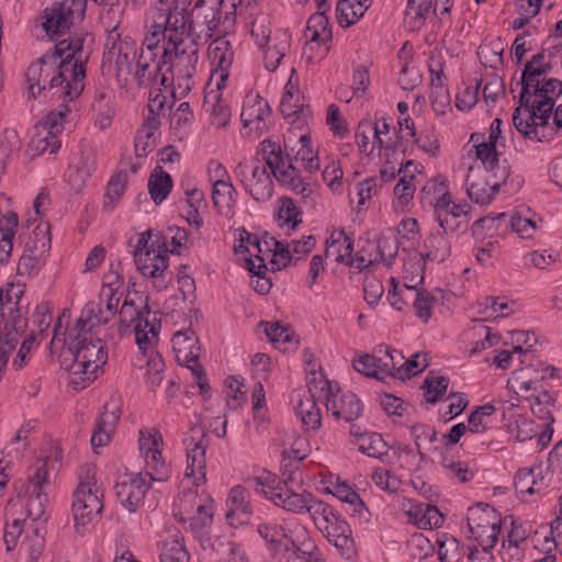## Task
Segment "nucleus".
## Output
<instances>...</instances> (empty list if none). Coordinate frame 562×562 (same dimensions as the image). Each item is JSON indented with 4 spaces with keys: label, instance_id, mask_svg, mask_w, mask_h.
<instances>
[{
    "label": "nucleus",
    "instance_id": "nucleus-1",
    "mask_svg": "<svg viewBox=\"0 0 562 562\" xmlns=\"http://www.w3.org/2000/svg\"><path fill=\"white\" fill-rule=\"evenodd\" d=\"M83 43L82 36L63 40L32 63L26 71L29 95L38 98L48 89L54 90L53 97L64 101L77 98L83 89L85 64L89 58Z\"/></svg>",
    "mask_w": 562,
    "mask_h": 562
},
{
    "label": "nucleus",
    "instance_id": "nucleus-2",
    "mask_svg": "<svg viewBox=\"0 0 562 562\" xmlns=\"http://www.w3.org/2000/svg\"><path fill=\"white\" fill-rule=\"evenodd\" d=\"M94 305H86L67 337L72 363L68 370L72 375H83L82 382L92 381L108 361L105 342L99 338L97 325L91 324Z\"/></svg>",
    "mask_w": 562,
    "mask_h": 562
},
{
    "label": "nucleus",
    "instance_id": "nucleus-3",
    "mask_svg": "<svg viewBox=\"0 0 562 562\" xmlns=\"http://www.w3.org/2000/svg\"><path fill=\"white\" fill-rule=\"evenodd\" d=\"M173 31L168 35V47L161 54V64L169 65L168 70L177 78L178 86L183 92L192 89V78L196 71L200 41L188 35L184 21L181 25L175 23Z\"/></svg>",
    "mask_w": 562,
    "mask_h": 562
},
{
    "label": "nucleus",
    "instance_id": "nucleus-4",
    "mask_svg": "<svg viewBox=\"0 0 562 562\" xmlns=\"http://www.w3.org/2000/svg\"><path fill=\"white\" fill-rule=\"evenodd\" d=\"M103 488L97 480L95 468L86 464L79 475V484L74 493L72 516L75 528L85 535L98 521L103 510Z\"/></svg>",
    "mask_w": 562,
    "mask_h": 562
},
{
    "label": "nucleus",
    "instance_id": "nucleus-5",
    "mask_svg": "<svg viewBox=\"0 0 562 562\" xmlns=\"http://www.w3.org/2000/svg\"><path fill=\"white\" fill-rule=\"evenodd\" d=\"M24 293L20 283H7L0 288V349L11 353L26 328V318L20 308Z\"/></svg>",
    "mask_w": 562,
    "mask_h": 562
},
{
    "label": "nucleus",
    "instance_id": "nucleus-6",
    "mask_svg": "<svg viewBox=\"0 0 562 562\" xmlns=\"http://www.w3.org/2000/svg\"><path fill=\"white\" fill-rule=\"evenodd\" d=\"M150 239V231L139 236L134 250V260L144 277L153 278L159 282V285H164L168 268V252L158 238L148 245Z\"/></svg>",
    "mask_w": 562,
    "mask_h": 562
},
{
    "label": "nucleus",
    "instance_id": "nucleus-7",
    "mask_svg": "<svg viewBox=\"0 0 562 562\" xmlns=\"http://www.w3.org/2000/svg\"><path fill=\"white\" fill-rule=\"evenodd\" d=\"M471 537L485 552L492 550L498 539L502 517L488 504H477L468 509L467 516Z\"/></svg>",
    "mask_w": 562,
    "mask_h": 562
},
{
    "label": "nucleus",
    "instance_id": "nucleus-8",
    "mask_svg": "<svg viewBox=\"0 0 562 562\" xmlns=\"http://www.w3.org/2000/svg\"><path fill=\"white\" fill-rule=\"evenodd\" d=\"M257 155L265 161L266 168L269 167L272 176L282 184L288 186L296 193L305 194L307 188L304 186L299 170L286 162L281 146L271 139H265L260 143Z\"/></svg>",
    "mask_w": 562,
    "mask_h": 562
},
{
    "label": "nucleus",
    "instance_id": "nucleus-9",
    "mask_svg": "<svg viewBox=\"0 0 562 562\" xmlns=\"http://www.w3.org/2000/svg\"><path fill=\"white\" fill-rule=\"evenodd\" d=\"M554 102L548 100H539L536 104L528 103L517 106L513 114V123L516 130L529 139L543 142L547 135L543 128L548 125Z\"/></svg>",
    "mask_w": 562,
    "mask_h": 562
},
{
    "label": "nucleus",
    "instance_id": "nucleus-10",
    "mask_svg": "<svg viewBox=\"0 0 562 562\" xmlns=\"http://www.w3.org/2000/svg\"><path fill=\"white\" fill-rule=\"evenodd\" d=\"M234 173L254 200L266 202L272 196V179L259 159H243L235 167Z\"/></svg>",
    "mask_w": 562,
    "mask_h": 562
},
{
    "label": "nucleus",
    "instance_id": "nucleus-11",
    "mask_svg": "<svg viewBox=\"0 0 562 562\" xmlns=\"http://www.w3.org/2000/svg\"><path fill=\"white\" fill-rule=\"evenodd\" d=\"M149 311L143 312L136 304L125 299L121 306L119 318L120 324L127 328L134 326L135 341L138 348L145 353L151 349L158 340V331L155 324L148 321Z\"/></svg>",
    "mask_w": 562,
    "mask_h": 562
},
{
    "label": "nucleus",
    "instance_id": "nucleus-12",
    "mask_svg": "<svg viewBox=\"0 0 562 562\" xmlns=\"http://www.w3.org/2000/svg\"><path fill=\"white\" fill-rule=\"evenodd\" d=\"M547 376L555 378L557 369L540 363L530 364L513 371L507 380V386L518 396L530 401L544 391L542 381Z\"/></svg>",
    "mask_w": 562,
    "mask_h": 562
},
{
    "label": "nucleus",
    "instance_id": "nucleus-13",
    "mask_svg": "<svg viewBox=\"0 0 562 562\" xmlns=\"http://www.w3.org/2000/svg\"><path fill=\"white\" fill-rule=\"evenodd\" d=\"M44 29L48 34L57 35L68 31L83 20L86 0H60L45 10Z\"/></svg>",
    "mask_w": 562,
    "mask_h": 562
},
{
    "label": "nucleus",
    "instance_id": "nucleus-14",
    "mask_svg": "<svg viewBox=\"0 0 562 562\" xmlns=\"http://www.w3.org/2000/svg\"><path fill=\"white\" fill-rule=\"evenodd\" d=\"M283 509L294 513H307L317 528L321 530L336 515L333 508L317 499L312 493L303 490L302 492L293 491V493L284 494Z\"/></svg>",
    "mask_w": 562,
    "mask_h": 562
},
{
    "label": "nucleus",
    "instance_id": "nucleus-15",
    "mask_svg": "<svg viewBox=\"0 0 562 562\" xmlns=\"http://www.w3.org/2000/svg\"><path fill=\"white\" fill-rule=\"evenodd\" d=\"M50 248L49 225H38L33 232V237L25 245L23 255L18 263L21 276L37 272L44 265L45 256Z\"/></svg>",
    "mask_w": 562,
    "mask_h": 562
},
{
    "label": "nucleus",
    "instance_id": "nucleus-16",
    "mask_svg": "<svg viewBox=\"0 0 562 562\" xmlns=\"http://www.w3.org/2000/svg\"><path fill=\"white\" fill-rule=\"evenodd\" d=\"M188 448L186 477L192 479V484L198 486L205 480V451L207 440L205 431L200 426H194L184 439Z\"/></svg>",
    "mask_w": 562,
    "mask_h": 562
},
{
    "label": "nucleus",
    "instance_id": "nucleus-17",
    "mask_svg": "<svg viewBox=\"0 0 562 562\" xmlns=\"http://www.w3.org/2000/svg\"><path fill=\"white\" fill-rule=\"evenodd\" d=\"M100 291V301L105 303L104 310L98 303L89 302L87 305H94L91 324L105 325L117 312L120 300L123 295L124 280L115 271H110L105 277Z\"/></svg>",
    "mask_w": 562,
    "mask_h": 562
},
{
    "label": "nucleus",
    "instance_id": "nucleus-18",
    "mask_svg": "<svg viewBox=\"0 0 562 562\" xmlns=\"http://www.w3.org/2000/svg\"><path fill=\"white\" fill-rule=\"evenodd\" d=\"M308 389L296 403V413L306 429H318L322 424L321 409L316 401L323 395V391L329 387V381L322 374L314 376L307 384Z\"/></svg>",
    "mask_w": 562,
    "mask_h": 562
},
{
    "label": "nucleus",
    "instance_id": "nucleus-19",
    "mask_svg": "<svg viewBox=\"0 0 562 562\" xmlns=\"http://www.w3.org/2000/svg\"><path fill=\"white\" fill-rule=\"evenodd\" d=\"M48 483V469L46 462L35 465L32 474L29 475L26 493L29 494L25 502L26 516L36 521L45 514L48 504L47 495L43 492V487Z\"/></svg>",
    "mask_w": 562,
    "mask_h": 562
},
{
    "label": "nucleus",
    "instance_id": "nucleus-20",
    "mask_svg": "<svg viewBox=\"0 0 562 562\" xmlns=\"http://www.w3.org/2000/svg\"><path fill=\"white\" fill-rule=\"evenodd\" d=\"M148 481L149 479L143 473L120 474L114 486L120 503L130 512H135L149 488Z\"/></svg>",
    "mask_w": 562,
    "mask_h": 562
},
{
    "label": "nucleus",
    "instance_id": "nucleus-21",
    "mask_svg": "<svg viewBox=\"0 0 562 562\" xmlns=\"http://www.w3.org/2000/svg\"><path fill=\"white\" fill-rule=\"evenodd\" d=\"M171 344L177 362L190 369L201 380V366L198 362L200 346L195 333L191 329L176 331Z\"/></svg>",
    "mask_w": 562,
    "mask_h": 562
},
{
    "label": "nucleus",
    "instance_id": "nucleus-22",
    "mask_svg": "<svg viewBox=\"0 0 562 562\" xmlns=\"http://www.w3.org/2000/svg\"><path fill=\"white\" fill-rule=\"evenodd\" d=\"M326 398V408L336 419L346 423H352L362 413V403L358 396L351 392L334 393L331 385L323 391Z\"/></svg>",
    "mask_w": 562,
    "mask_h": 562
},
{
    "label": "nucleus",
    "instance_id": "nucleus-23",
    "mask_svg": "<svg viewBox=\"0 0 562 562\" xmlns=\"http://www.w3.org/2000/svg\"><path fill=\"white\" fill-rule=\"evenodd\" d=\"M182 12L159 11L154 23L149 27L148 34L145 36L140 53L155 52L162 42V52L168 47V35L176 26L175 23L181 25Z\"/></svg>",
    "mask_w": 562,
    "mask_h": 562
},
{
    "label": "nucleus",
    "instance_id": "nucleus-24",
    "mask_svg": "<svg viewBox=\"0 0 562 562\" xmlns=\"http://www.w3.org/2000/svg\"><path fill=\"white\" fill-rule=\"evenodd\" d=\"M468 196L477 204H487L498 191L499 183L491 180L487 170L471 167L465 179Z\"/></svg>",
    "mask_w": 562,
    "mask_h": 562
},
{
    "label": "nucleus",
    "instance_id": "nucleus-25",
    "mask_svg": "<svg viewBox=\"0 0 562 562\" xmlns=\"http://www.w3.org/2000/svg\"><path fill=\"white\" fill-rule=\"evenodd\" d=\"M120 416L121 409L117 401L111 400L104 404L91 436V446L93 449L104 447L110 442Z\"/></svg>",
    "mask_w": 562,
    "mask_h": 562
},
{
    "label": "nucleus",
    "instance_id": "nucleus-26",
    "mask_svg": "<svg viewBox=\"0 0 562 562\" xmlns=\"http://www.w3.org/2000/svg\"><path fill=\"white\" fill-rule=\"evenodd\" d=\"M117 38L110 36L108 42V55L111 60H114L115 72L117 77L127 76L132 71V64L134 63L137 48L135 42L131 37Z\"/></svg>",
    "mask_w": 562,
    "mask_h": 562
},
{
    "label": "nucleus",
    "instance_id": "nucleus-27",
    "mask_svg": "<svg viewBox=\"0 0 562 562\" xmlns=\"http://www.w3.org/2000/svg\"><path fill=\"white\" fill-rule=\"evenodd\" d=\"M95 170V151L89 144L82 143L76 161L70 165L68 170V182L76 191H81L92 172Z\"/></svg>",
    "mask_w": 562,
    "mask_h": 562
},
{
    "label": "nucleus",
    "instance_id": "nucleus-28",
    "mask_svg": "<svg viewBox=\"0 0 562 562\" xmlns=\"http://www.w3.org/2000/svg\"><path fill=\"white\" fill-rule=\"evenodd\" d=\"M270 115L271 109L265 99L259 95L246 98L240 114L245 127L262 133L268 127L267 120Z\"/></svg>",
    "mask_w": 562,
    "mask_h": 562
},
{
    "label": "nucleus",
    "instance_id": "nucleus-29",
    "mask_svg": "<svg viewBox=\"0 0 562 562\" xmlns=\"http://www.w3.org/2000/svg\"><path fill=\"white\" fill-rule=\"evenodd\" d=\"M403 509L408 521L420 529L438 528L443 521L441 513L430 504L406 499L403 503Z\"/></svg>",
    "mask_w": 562,
    "mask_h": 562
},
{
    "label": "nucleus",
    "instance_id": "nucleus-30",
    "mask_svg": "<svg viewBox=\"0 0 562 562\" xmlns=\"http://www.w3.org/2000/svg\"><path fill=\"white\" fill-rule=\"evenodd\" d=\"M420 202L424 206L434 210V214L439 210L447 209L453 202L449 192L446 179L437 176L428 180L420 191Z\"/></svg>",
    "mask_w": 562,
    "mask_h": 562
},
{
    "label": "nucleus",
    "instance_id": "nucleus-31",
    "mask_svg": "<svg viewBox=\"0 0 562 562\" xmlns=\"http://www.w3.org/2000/svg\"><path fill=\"white\" fill-rule=\"evenodd\" d=\"M441 232L448 234H462L469 226L468 211L461 204L452 202L447 209L434 214Z\"/></svg>",
    "mask_w": 562,
    "mask_h": 562
},
{
    "label": "nucleus",
    "instance_id": "nucleus-32",
    "mask_svg": "<svg viewBox=\"0 0 562 562\" xmlns=\"http://www.w3.org/2000/svg\"><path fill=\"white\" fill-rule=\"evenodd\" d=\"M220 10L210 8L205 10L203 21H194L183 14L184 30L188 35L205 44L214 34L220 25Z\"/></svg>",
    "mask_w": 562,
    "mask_h": 562
},
{
    "label": "nucleus",
    "instance_id": "nucleus-33",
    "mask_svg": "<svg viewBox=\"0 0 562 562\" xmlns=\"http://www.w3.org/2000/svg\"><path fill=\"white\" fill-rule=\"evenodd\" d=\"M227 503L229 508L226 513V518L231 525H234L235 520L239 525L249 522L251 516L250 495L244 486H234L229 492Z\"/></svg>",
    "mask_w": 562,
    "mask_h": 562
},
{
    "label": "nucleus",
    "instance_id": "nucleus-34",
    "mask_svg": "<svg viewBox=\"0 0 562 562\" xmlns=\"http://www.w3.org/2000/svg\"><path fill=\"white\" fill-rule=\"evenodd\" d=\"M183 537L177 528H170L160 541V562H189Z\"/></svg>",
    "mask_w": 562,
    "mask_h": 562
},
{
    "label": "nucleus",
    "instance_id": "nucleus-35",
    "mask_svg": "<svg viewBox=\"0 0 562 562\" xmlns=\"http://www.w3.org/2000/svg\"><path fill=\"white\" fill-rule=\"evenodd\" d=\"M248 483L257 493L263 494L268 499L282 508L284 494L293 493L294 491L289 487L286 482H277L276 477L271 473L252 477Z\"/></svg>",
    "mask_w": 562,
    "mask_h": 562
},
{
    "label": "nucleus",
    "instance_id": "nucleus-36",
    "mask_svg": "<svg viewBox=\"0 0 562 562\" xmlns=\"http://www.w3.org/2000/svg\"><path fill=\"white\" fill-rule=\"evenodd\" d=\"M445 60L440 53H431L429 57V71L431 75L430 80V95L435 102H442V106L450 103V97L446 87V76L443 72Z\"/></svg>",
    "mask_w": 562,
    "mask_h": 562
},
{
    "label": "nucleus",
    "instance_id": "nucleus-37",
    "mask_svg": "<svg viewBox=\"0 0 562 562\" xmlns=\"http://www.w3.org/2000/svg\"><path fill=\"white\" fill-rule=\"evenodd\" d=\"M160 126L158 116H145L142 126L135 136V154L137 157H146L156 147V132Z\"/></svg>",
    "mask_w": 562,
    "mask_h": 562
},
{
    "label": "nucleus",
    "instance_id": "nucleus-38",
    "mask_svg": "<svg viewBox=\"0 0 562 562\" xmlns=\"http://www.w3.org/2000/svg\"><path fill=\"white\" fill-rule=\"evenodd\" d=\"M353 251L352 239L345 233V231H334L326 241L325 256L333 257L336 262L349 263Z\"/></svg>",
    "mask_w": 562,
    "mask_h": 562
},
{
    "label": "nucleus",
    "instance_id": "nucleus-39",
    "mask_svg": "<svg viewBox=\"0 0 562 562\" xmlns=\"http://www.w3.org/2000/svg\"><path fill=\"white\" fill-rule=\"evenodd\" d=\"M204 109L209 113L210 122L216 128H224L231 120V109L222 99L218 91H210L204 99Z\"/></svg>",
    "mask_w": 562,
    "mask_h": 562
},
{
    "label": "nucleus",
    "instance_id": "nucleus-40",
    "mask_svg": "<svg viewBox=\"0 0 562 562\" xmlns=\"http://www.w3.org/2000/svg\"><path fill=\"white\" fill-rule=\"evenodd\" d=\"M156 52L140 53L137 59V68L135 77L138 86H148L150 82H157L159 78V71L164 66L160 61H156Z\"/></svg>",
    "mask_w": 562,
    "mask_h": 562
},
{
    "label": "nucleus",
    "instance_id": "nucleus-41",
    "mask_svg": "<svg viewBox=\"0 0 562 562\" xmlns=\"http://www.w3.org/2000/svg\"><path fill=\"white\" fill-rule=\"evenodd\" d=\"M290 48V36L286 33L276 34L272 42L266 45L263 50L265 67L269 71H274L282 58Z\"/></svg>",
    "mask_w": 562,
    "mask_h": 562
},
{
    "label": "nucleus",
    "instance_id": "nucleus-42",
    "mask_svg": "<svg viewBox=\"0 0 562 562\" xmlns=\"http://www.w3.org/2000/svg\"><path fill=\"white\" fill-rule=\"evenodd\" d=\"M289 532V539L294 550L289 553L288 558L322 555L321 551L316 548L315 543L311 539L306 528L302 526H295ZM285 537H288V535Z\"/></svg>",
    "mask_w": 562,
    "mask_h": 562
},
{
    "label": "nucleus",
    "instance_id": "nucleus-43",
    "mask_svg": "<svg viewBox=\"0 0 562 562\" xmlns=\"http://www.w3.org/2000/svg\"><path fill=\"white\" fill-rule=\"evenodd\" d=\"M551 68V60L535 67L532 70L531 66H525L519 82L521 85V92L519 95V102L521 105H526L528 108L529 99L531 98L530 86H538V83H541L540 77L547 75Z\"/></svg>",
    "mask_w": 562,
    "mask_h": 562
},
{
    "label": "nucleus",
    "instance_id": "nucleus-44",
    "mask_svg": "<svg viewBox=\"0 0 562 562\" xmlns=\"http://www.w3.org/2000/svg\"><path fill=\"white\" fill-rule=\"evenodd\" d=\"M326 0L318 3V12L310 16L307 21V36L313 42L326 43L331 38V31L329 29L328 18L325 15L323 9L326 7Z\"/></svg>",
    "mask_w": 562,
    "mask_h": 562
},
{
    "label": "nucleus",
    "instance_id": "nucleus-45",
    "mask_svg": "<svg viewBox=\"0 0 562 562\" xmlns=\"http://www.w3.org/2000/svg\"><path fill=\"white\" fill-rule=\"evenodd\" d=\"M277 220L279 226L290 233L302 223V211L291 198L283 196L278 201Z\"/></svg>",
    "mask_w": 562,
    "mask_h": 562
},
{
    "label": "nucleus",
    "instance_id": "nucleus-46",
    "mask_svg": "<svg viewBox=\"0 0 562 562\" xmlns=\"http://www.w3.org/2000/svg\"><path fill=\"white\" fill-rule=\"evenodd\" d=\"M146 463L145 474L149 481L165 482L170 477V468L162 459L160 448H155L151 452L144 456Z\"/></svg>",
    "mask_w": 562,
    "mask_h": 562
},
{
    "label": "nucleus",
    "instance_id": "nucleus-47",
    "mask_svg": "<svg viewBox=\"0 0 562 562\" xmlns=\"http://www.w3.org/2000/svg\"><path fill=\"white\" fill-rule=\"evenodd\" d=\"M212 190V201L220 213L228 214L236 203L237 191L229 180L214 183Z\"/></svg>",
    "mask_w": 562,
    "mask_h": 562
},
{
    "label": "nucleus",
    "instance_id": "nucleus-48",
    "mask_svg": "<svg viewBox=\"0 0 562 562\" xmlns=\"http://www.w3.org/2000/svg\"><path fill=\"white\" fill-rule=\"evenodd\" d=\"M209 57L222 72L227 71L233 63V48L224 37L215 38L209 46Z\"/></svg>",
    "mask_w": 562,
    "mask_h": 562
},
{
    "label": "nucleus",
    "instance_id": "nucleus-49",
    "mask_svg": "<svg viewBox=\"0 0 562 562\" xmlns=\"http://www.w3.org/2000/svg\"><path fill=\"white\" fill-rule=\"evenodd\" d=\"M127 181L128 175L124 170H120L111 177L103 198L104 210L112 211L116 206L125 192Z\"/></svg>",
    "mask_w": 562,
    "mask_h": 562
},
{
    "label": "nucleus",
    "instance_id": "nucleus-50",
    "mask_svg": "<svg viewBox=\"0 0 562 562\" xmlns=\"http://www.w3.org/2000/svg\"><path fill=\"white\" fill-rule=\"evenodd\" d=\"M172 188V180L169 173L157 167L148 179V191L156 204H160Z\"/></svg>",
    "mask_w": 562,
    "mask_h": 562
},
{
    "label": "nucleus",
    "instance_id": "nucleus-51",
    "mask_svg": "<svg viewBox=\"0 0 562 562\" xmlns=\"http://www.w3.org/2000/svg\"><path fill=\"white\" fill-rule=\"evenodd\" d=\"M18 224L15 213H9L0 220V262L5 261L11 255L12 239Z\"/></svg>",
    "mask_w": 562,
    "mask_h": 562
},
{
    "label": "nucleus",
    "instance_id": "nucleus-52",
    "mask_svg": "<svg viewBox=\"0 0 562 562\" xmlns=\"http://www.w3.org/2000/svg\"><path fill=\"white\" fill-rule=\"evenodd\" d=\"M425 248V257L430 261L441 262L450 256V241L442 232L431 234L426 239Z\"/></svg>",
    "mask_w": 562,
    "mask_h": 562
},
{
    "label": "nucleus",
    "instance_id": "nucleus-53",
    "mask_svg": "<svg viewBox=\"0 0 562 562\" xmlns=\"http://www.w3.org/2000/svg\"><path fill=\"white\" fill-rule=\"evenodd\" d=\"M530 409L532 414L542 420L543 426H551L554 422V397L547 391L540 392L531 398Z\"/></svg>",
    "mask_w": 562,
    "mask_h": 562
},
{
    "label": "nucleus",
    "instance_id": "nucleus-54",
    "mask_svg": "<svg viewBox=\"0 0 562 562\" xmlns=\"http://www.w3.org/2000/svg\"><path fill=\"white\" fill-rule=\"evenodd\" d=\"M432 0H407L405 23L411 30H418L425 23Z\"/></svg>",
    "mask_w": 562,
    "mask_h": 562
},
{
    "label": "nucleus",
    "instance_id": "nucleus-55",
    "mask_svg": "<svg viewBox=\"0 0 562 562\" xmlns=\"http://www.w3.org/2000/svg\"><path fill=\"white\" fill-rule=\"evenodd\" d=\"M201 501V497L193 490H184L175 501V515L181 521L191 520L192 515Z\"/></svg>",
    "mask_w": 562,
    "mask_h": 562
},
{
    "label": "nucleus",
    "instance_id": "nucleus-56",
    "mask_svg": "<svg viewBox=\"0 0 562 562\" xmlns=\"http://www.w3.org/2000/svg\"><path fill=\"white\" fill-rule=\"evenodd\" d=\"M495 407L492 404L479 406L468 418V429L471 435L482 434L490 428L491 418L495 413Z\"/></svg>",
    "mask_w": 562,
    "mask_h": 562
},
{
    "label": "nucleus",
    "instance_id": "nucleus-57",
    "mask_svg": "<svg viewBox=\"0 0 562 562\" xmlns=\"http://www.w3.org/2000/svg\"><path fill=\"white\" fill-rule=\"evenodd\" d=\"M358 449L362 453L376 459H382L389 452L387 443L376 432L362 436V440L358 441Z\"/></svg>",
    "mask_w": 562,
    "mask_h": 562
},
{
    "label": "nucleus",
    "instance_id": "nucleus-58",
    "mask_svg": "<svg viewBox=\"0 0 562 562\" xmlns=\"http://www.w3.org/2000/svg\"><path fill=\"white\" fill-rule=\"evenodd\" d=\"M407 294H409L407 299H412L413 301V307L417 317L422 319V322L427 323L432 315L434 296L426 290H408Z\"/></svg>",
    "mask_w": 562,
    "mask_h": 562
},
{
    "label": "nucleus",
    "instance_id": "nucleus-59",
    "mask_svg": "<svg viewBox=\"0 0 562 562\" xmlns=\"http://www.w3.org/2000/svg\"><path fill=\"white\" fill-rule=\"evenodd\" d=\"M471 140L476 142L475 150L476 157L483 162L486 169H493L498 162V153L496 150V144L485 142L484 136L481 134H472Z\"/></svg>",
    "mask_w": 562,
    "mask_h": 562
},
{
    "label": "nucleus",
    "instance_id": "nucleus-60",
    "mask_svg": "<svg viewBox=\"0 0 562 562\" xmlns=\"http://www.w3.org/2000/svg\"><path fill=\"white\" fill-rule=\"evenodd\" d=\"M247 269L256 277L252 280L251 285L254 290L259 294H267L271 289V282L269 279L263 277L267 270L265 259L260 256L257 259L248 258L246 260Z\"/></svg>",
    "mask_w": 562,
    "mask_h": 562
},
{
    "label": "nucleus",
    "instance_id": "nucleus-61",
    "mask_svg": "<svg viewBox=\"0 0 562 562\" xmlns=\"http://www.w3.org/2000/svg\"><path fill=\"white\" fill-rule=\"evenodd\" d=\"M540 474V465L530 469H520L515 475V490L521 497L536 493L535 477Z\"/></svg>",
    "mask_w": 562,
    "mask_h": 562
},
{
    "label": "nucleus",
    "instance_id": "nucleus-62",
    "mask_svg": "<svg viewBox=\"0 0 562 562\" xmlns=\"http://www.w3.org/2000/svg\"><path fill=\"white\" fill-rule=\"evenodd\" d=\"M509 226L521 239L527 240L535 239L541 232V225L537 221L520 215H513Z\"/></svg>",
    "mask_w": 562,
    "mask_h": 562
},
{
    "label": "nucleus",
    "instance_id": "nucleus-63",
    "mask_svg": "<svg viewBox=\"0 0 562 562\" xmlns=\"http://www.w3.org/2000/svg\"><path fill=\"white\" fill-rule=\"evenodd\" d=\"M539 429L540 425H537L533 420L524 416L516 417V419L509 424L510 434L520 442H525L536 437Z\"/></svg>",
    "mask_w": 562,
    "mask_h": 562
},
{
    "label": "nucleus",
    "instance_id": "nucleus-64",
    "mask_svg": "<svg viewBox=\"0 0 562 562\" xmlns=\"http://www.w3.org/2000/svg\"><path fill=\"white\" fill-rule=\"evenodd\" d=\"M437 542L438 558L441 562H458L461 559L460 544L454 537L443 535Z\"/></svg>",
    "mask_w": 562,
    "mask_h": 562
}]
</instances>
